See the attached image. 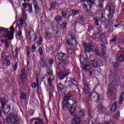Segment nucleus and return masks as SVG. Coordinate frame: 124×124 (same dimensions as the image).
Returning a JSON list of instances; mask_svg holds the SVG:
<instances>
[{
  "instance_id": "1",
  "label": "nucleus",
  "mask_w": 124,
  "mask_h": 124,
  "mask_svg": "<svg viewBox=\"0 0 124 124\" xmlns=\"http://www.w3.org/2000/svg\"><path fill=\"white\" fill-rule=\"evenodd\" d=\"M10 31L4 28H0V32L2 31L3 32V37H6L7 40H12L14 38V32H15V29H14V27L12 26L10 27Z\"/></svg>"
},
{
  "instance_id": "2",
  "label": "nucleus",
  "mask_w": 124,
  "mask_h": 124,
  "mask_svg": "<svg viewBox=\"0 0 124 124\" xmlns=\"http://www.w3.org/2000/svg\"><path fill=\"white\" fill-rule=\"evenodd\" d=\"M28 36L30 38V41L34 40V44H37V46H40L42 44V38L38 35H34V32L30 31Z\"/></svg>"
},
{
  "instance_id": "3",
  "label": "nucleus",
  "mask_w": 124,
  "mask_h": 124,
  "mask_svg": "<svg viewBox=\"0 0 124 124\" xmlns=\"http://www.w3.org/2000/svg\"><path fill=\"white\" fill-rule=\"evenodd\" d=\"M10 117L4 119L6 124H20V120L18 119L17 114L12 113L10 115Z\"/></svg>"
},
{
  "instance_id": "4",
  "label": "nucleus",
  "mask_w": 124,
  "mask_h": 124,
  "mask_svg": "<svg viewBox=\"0 0 124 124\" xmlns=\"http://www.w3.org/2000/svg\"><path fill=\"white\" fill-rule=\"evenodd\" d=\"M81 1H84V5L85 8H88V7H89V9H86V12L87 13H91V10H93L94 7H95V3L93 1V0H80Z\"/></svg>"
},
{
  "instance_id": "5",
  "label": "nucleus",
  "mask_w": 124,
  "mask_h": 124,
  "mask_svg": "<svg viewBox=\"0 0 124 124\" xmlns=\"http://www.w3.org/2000/svg\"><path fill=\"white\" fill-rule=\"evenodd\" d=\"M114 71L112 73V76H114L115 80L116 81H120V77L118 74L119 73H121L122 71L120 69V67H119V63L118 62H116L114 64Z\"/></svg>"
},
{
  "instance_id": "6",
  "label": "nucleus",
  "mask_w": 124,
  "mask_h": 124,
  "mask_svg": "<svg viewBox=\"0 0 124 124\" xmlns=\"http://www.w3.org/2000/svg\"><path fill=\"white\" fill-rule=\"evenodd\" d=\"M106 9H107L109 12L108 15V20H111L112 17H113L114 14H115V10H116L115 6L112 3L108 4V5L106 6Z\"/></svg>"
},
{
  "instance_id": "7",
  "label": "nucleus",
  "mask_w": 124,
  "mask_h": 124,
  "mask_svg": "<svg viewBox=\"0 0 124 124\" xmlns=\"http://www.w3.org/2000/svg\"><path fill=\"white\" fill-rule=\"evenodd\" d=\"M65 88H67L68 90H70L72 88L71 85L77 86L78 85L77 80L74 78H67L64 82Z\"/></svg>"
},
{
  "instance_id": "8",
  "label": "nucleus",
  "mask_w": 124,
  "mask_h": 124,
  "mask_svg": "<svg viewBox=\"0 0 124 124\" xmlns=\"http://www.w3.org/2000/svg\"><path fill=\"white\" fill-rule=\"evenodd\" d=\"M71 98V94L70 93H68L64 97V99L62 103V108H66L67 106L70 105V103H69V100Z\"/></svg>"
},
{
  "instance_id": "9",
  "label": "nucleus",
  "mask_w": 124,
  "mask_h": 124,
  "mask_svg": "<svg viewBox=\"0 0 124 124\" xmlns=\"http://www.w3.org/2000/svg\"><path fill=\"white\" fill-rule=\"evenodd\" d=\"M7 103V102L5 101V99H1V109L2 111H4V114H7V113H8L9 111H10V108H11L10 106L9 105L4 108V106L6 105Z\"/></svg>"
},
{
  "instance_id": "10",
  "label": "nucleus",
  "mask_w": 124,
  "mask_h": 124,
  "mask_svg": "<svg viewBox=\"0 0 124 124\" xmlns=\"http://www.w3.org/2000/svg\"><path fill=\"white\" fill-rule=\"evenodd\" d=\"M90 99L92 102H98L100 99V96L95 92H93L90 94Z\"/></svg>"
},
{
  "instance_id": "11",
  "label": "nucleus",
  "mask_w": 124,
  "mask_h": 124,
  "mask_svg": "<svg viewBox=\"0 0 124 124\" xmlns=\"http://www.w3.org/2000/svg\"><path fill=\"white\" fill-rule=\"evenodd\" d=\"M71 74V73H70L69 71H65V72H57V75L59 76V78L61 80H62V79H64L65 78V76H69Z\"/></svg>"
},
{
  "instance_id": "12",
  "label": "nucleus",
  "mask_w": 124,
  "mask_h": 124,
  "mask_svg": "<svg viewBox=\"0 0 124 124\" xmlns=\"http://www.w3.org/2000/svg\"><path fill=\"white\" fill-rule=\"evenodd\" d=\"M123 54H124V48L120 50L119 53H117V58L120 62H124V55Z\"/></svg>"
},
{
  "instance_id": "13",
  "label": "nucleus",
  "mask_w": 124,
  "mask_h": 124,
  "mask_svg": "<svg viewBox=\"0 0 124 124\" xmlns=\"http://www.w3.org/2000/svg\"><path fill=\"white\" fill-rule=\"evenodd\" d=\"M82 70L84 71H88L90 76H93V70L91 69V66L90 64H86L82 68Z\"/></svg>"
},
{
  "instance_id": "14",
  "label": "nucleus",
  "mask_w": 124,
  "mask_h": 124,
  "mask_svg": "<svg viewBox=\"0 0 124 124\" xmlns=\"http://www.w3.org/2000/svg\"><path fill=\"white\" fill-rule=\"evenodd\" d=\"M57 71L58 72H64L63 71H65V67L63 66V63L62 62L59 63L57 67Z\"/></svg>"
},
{
  "instance_id": "15",
  "label": "nucleus",
  "mask_w": 124,
  "mask_h": 124,
  "mask_svg": "<svg viewBox=\"0 0 124 124\" xmlns=\"http://www.w3.org/2000/svg\"><path fill=\"white\" fill-rule=\"evenodd\" d=\"M67 43L70 46H71V45H77V42L76 41V40H75V39H74L72 36H71L70 39L67 40Z\"/></svg>"
},
{
  "instance_id": "16",
  "label": "nucleus",
  "mask_w": 124,
  "mask_h": 124,
  "mask_svg": "<svg viewBox=\"0 0 124 124\" xmlns=\"http://www.w3.org/2000/svg\"><path fill=\"white\" fill-rule=\"evenodd\" d=\"M80 63L82 64V68L83 69V67H84L86 64H89V62H88V59L85 58V57L83 56H81L80 58Z\"/></svg>"
},
{
  "instance_id": "17",
  "label": "nucleus",
  "mask_w": 124,
  "mask_h": 124,
  "mask_svg": "<svg viewBox=\"0 0 124 124\" xmlns=\"http://www.w3.org/2000/svg\"><path fill=\"white\" fill-rule=\"evenodd\" d=\"M93 48H94V47H93V45L89 44L85 46V51L87 52V53H91V52H93Z\"/></svg>"
},
{
  "instance_id": "18",
  "label": "nucleus",
  "mask_w": 124,
  "mask_h": 124,
  "mask_svg": "<svg viewBox=\"0 0 124 124\" xmlns=\"http://www.w3.org/2000/svg\"><path fill=\"white\" fill-rule=\"evenodd\" d=\"M67 58V55L62 53H60L58 54V59L60 61H66Z\"/></svg>"
},
{
  "instance_id": "19",
  "label": "nucleus",
  "mask_w": 124,
  "mask_h": 124,
  "mask_svg": "<svg viewBox=\"0 0 124 124\" xmlns=\"http://www.w3.org/2000/svg\"><path fill=\"white\" fill-rule=\"evenodd\" d=\"M67 110L70 111L72 116H76L75 113H76V108L75 107H70L67 108Z\"/></svg>"
},
{
  "instance_id": "20",
  "label": "nucleus",
  "mask_w": 124,
  "mask_h": 124,
  "mask_svg": "<svg viewBox=\"0 0 124 124\" xmlns=\"http://www.w3.org/2000/svg\"><path fill=\"white\" fill-rule=\"evenodd\" d=\"M100 62L99 61H97L96 62L93 60H92L90 61V63L92 67H98V66H100V64L99 63Z\"/></svg>"
},
{
  "instance_id": "21",
  "label": "nucleus",
  "mask_w": 124,
  "mask_h": 124,
  "mask_svg": "<svg viewBox=\"0 0 124 124\" xmlns=\"http://www.w3.org/2000/svg\"><path fill=\"white\" fill-rule=\"evenodd\" d=\"M81 123V119L80 117L78 116H75L72 120V124H80Z\"/></svg>"
},
{
  "instance_id": "22",
  "label": "nucleus",
  "mask_w": 124,
  "mask_h": 124,
  "mask_svg": "<svg viewBox=\"0 0 124 124\" xmlns=\"http://www.w3.org/2000/svg\"><path fill=\"white\" fill-rule=\"evenodd\" d=\"M23 76H26V70H25V69H22L21 70V75L20 77L21 82H22V83H24L25 82V80H26V78H23Z\"/></svg>"
},
{
  "instance_id": "23",
  "label": "nucleus",
  "mask_w": 124,
  "mask_h": 124,
  "mask_svg": "<svg viewBox=\"0 0 124 124\" xmlns=\"http://www.w3.org/2000/svg\"><path fill=\"white\" fill-rule=\"evenodd\" d=\"M113 93V90L111 89V85H109L108 89V93H107V97H110L112 96V94Z\"/></svg>"
},
{
  "instance_id": "24",
  "label": "nucleus",
  "mask_w": 124,
  "mask_h": 124,
  "mask_svg": "<svg viewBox=\"0 0 124 124\" xmlns=\"http://www.w3.org/2000/svg\"><path fill=\"white\" fill-rule=\"evenodd\" d=\"M56 4H57V1H55L54 2H52L50 4V8L48 10L49 11H52V10H53V9H54V8L56 7Z\"/></svg>"
},
{
  "instance_id": "25",
  "label": "nucleus",
  "mask_w": 124,
  "mask_h": 124,
  "mask_svg": "<svg viewBox=\"0 0 124 124\" xmlns=\"http://www.w3.org/2000/svg\"><path fill=\"white\" fill-rule=\"evenodd\" d=\"M34 7L35 9V11L36 14H38V13L39 12V6H38V4H37V3L36 2H35L34 3Z\"/></svg>"
},
{
  "instance_id": "26",
  "label": "nucleus",
  "mask_w": 124,
  "mask_h": 124,
  "mask_svg": "<svg viewBox=\"0 0 124 124\" xmlns=\"http://www.w3.org/2000/svg\"><path fill=\"white\" fill-rule=\"evenodd\" d=\"M119 37V36L115 35L112 39L110 40V44H116V42L117 41V39Z\"/></svg>"
},
{
  "instance_id": "27",
  "label": "nucleus",
  "mask_w": 124,
  "mask_h": 124,
  "mask_svg": "<svg viewBox=\"0 0 124 124\" xmlns=\"http://www.w3.org/2000/svg\"><path fill=\"white\" fill-rule=\"evenodd\" d=\"M124 93L122 92L119 97V104H122V103H123V102L124 101Z\"/></svg>"
},
{
  "instance_id": "28",
  "label": "nucleus",
  "mask_w": 124,
  "mask_h": 124,
  "mask_svg": "<svg viewBox=\"0 0 124 124\" xmlns=\"http://www.w3.org/2000/svg\"><path fill=\"white\" fill-rule=\"evenodd\" d=\"M100 20V18L99 17H94L93 18V21L95 25L97 26H99V20Z\"/></svg>"
},
{
  "instance_id": "29",
  "label": "nucleus",
  "mask_w": 124,
  "mask_h": 124,
  "mask_svg": "<svg viewBox=\"0 0 124 124\" xmlns=\"http://www.w3.org/2000/svg\"><path fill=\"white\" fill-rule=\"evenodd\" d=\"M42 62H41V65L42 67H48V64L44 59H41Z\"/></svg>"
},
{
  "instance_id": "30",
  "label": "nucleus",
  "mask_w": 124,
  "mask_h": 124,
  "mask_svg": "<svg viewBox=\"0 0 124 124\" xmlns=\"http://www.w3.org/2000/svg\"><path fill=\"white\" fill-rule=\"evenodd\" d=\"M117 107V103H116V102H115L112 105L111 108H110V111H112V112H114V111H116Z\"/></svg>"
},
{
  "instance_id": "31",
  "label": "nucleus",
  "mask_w": 124,
  "mask_h": 124,
  "mask_svg": "<svg viewBox=\"0 0 124 124\" xmlns=\"http://www.w3.org/2000/svg\"><path fill=\"white\" fill-rule=\"evenodd\" d=\"M99 56L101 57H103L105 60H107V55L105 53V52L102 51L100 52Z\"/></svg>"
},
{
  "instance_id": "32",
  "label": "nucleus",
  "mask_w": 124,
  "mask_h": 124,
  "mask_svg": "<svg viewBox=\"0 0 124 124\" xmlns=\"http://www.w3.org/2000/svg\"><path fill=\"white\" fill-rule=\"evenodd\" d=\"M85 113H86V112L84 110H81L77 112V114L79 117H83V116H85Z\"/></svg>"
},
{
  "instance_id": "33",
  "label": "nucleus",
  "mask_w": 124,
  "mask_h": 124,
  "mask_svg": "<svg viewBox=\"0 0 124 124\" xmlns=\"http://www.w3.org/2000/svg\"><path fill=\"white\" fill-rule=\"evenodd\" d=\"M99 39L102 42L104 41V40H105V34L102 33V34H100L99 36Z\"/></svg>"
},
{
  "instance_id": "34",
  "label": "nucleus",
  "mask_w": 124,
  "mask_h": 124,
  "mask_svg": "<svg viewBox=\"0 0 124 124\" xmlns=\"http://www.w3.org/2000/svg\"><path fill=\"white\" fill-rule=\"evenodd\" d=\"M66 26H67V23L66 22H63L62 24L61 25V28L62 29V30H64L66 29Z\"/></svg>"
},
{
  "instance_id": "35",
  "label": "nucleus",
  "mask_w": 124,
  "mask_h": 124,
  "mask_svg": "<svg viewBox=\"0 0 124 124\" xmlns=\"http://www.w3.org/2000/svg\"><path fill=\"white\" fill-rule=\"evenodd\" d=\"M20 99H27V94L26 93H22L20 94Z\"/></svg>"
},
{
  "instance_id": "36",
  "label": "nucleus",
  "mask_w": 124,
  "mask_h": 124,
  "mask_svg": "<svg viewBox=\"0 0 124 124\" xmlns=\"http://www.w3.org/2000/svg\"><path fill=\"white\" fill-rule=\"evenodd\" d=\"M17 26H21V27H23V25H24V19H19L17 21Z\"/></svg>"
},
{
  "instance_id": "37",
  "label": "nucleus",
  "mask_w": 124,
  "mask_h": 124,
  "mask_svg": "<svg viewBox=\"0 0 124 124\" xmlns=\"http://www.w3.org/2000/svg\"><path fill=\"white\" fill-rule=\"evenodd\" d=\"M101 22H105L106 21V17H105V13H102V17L100 19Z\"/></svg>"
},
{
  "instance_id": "38",
  "label": "nucleus",
  "mask_w": 124,
  "mask_h": 124,
  "mask_svg": "<svg viewBox=\"0 0 124 124\" xmlns=\"http://www.w3.org/2000/svg\"><path fill=\"white\" fill-rule=\"evenodd\" d=\"M56 22H59V21H62V16H56L54 18Z\"/></svg>"
},
{
  "instance_id": "39",
  "label": "nucleus",
  "mask_w": 124,
  "mask_h": 124,
  "mask_svg": "<svg viewBox=\"0 0 124 124\" xmlns=\"http://www.w3.org/2000/svg\"><path fill=\"white\" fill-rule=\"evenodd\" d=\"M58 90H60L61 91H62V90H63L64 89V86H63V85H62V83H59L57 85Z\"/></svg>"
},
{
  "instance_id": "40",
  "label": "nucleus",
  "mask_w": 124,
  "mask_h": 124,
  "mask_svg": "<svg viewBox=\"0 0 124 124\" xmlns=\"http://www.w3.org/2000/svg\"><path fill=\"white\" fill-rule=\"evenodd\" d=\"M72 13L74 16H75L76 15H78L79 14V11L75 10V9H72Z\"/></svg>"
},
{
  "instance_id": "41",
  "label": "nucleus",
  "mask_w": 124,
  "mask_h": 124,
  "mask_svg": "<svg viewBox=\"0 0 124 124\" xmlns=\"http://www.w3.org/2000/svg\"><path fill=\"white\" fill-rule=\"evenodd\" d=\"M103 44H101V50L102 51H106V46L104 45V42H102Z\"/></svg>"
},
{
  "instance_id": "42",
  "label": "nucleus",
  "mask_w": 124,
  "mask_h": 124,
  "mask_svg": "<svg viewBox=\"0 0 124 124\" xmlns=\"http://www.w3.org/2000/svg\"><path fill=\"white\" fill-rule=\"evenodd\" d=\"M52 87L53 86V83H52V79L51 78H48V87Z\"/></svg>"
},
{
  "instance_id": "43",
  "label": "nucleus",
  "mask_w": 124,
  "mask_h": 124,
  "mask_svg": "<svg viewBox=\"0 0 124 124\" xmlns=\"http://www.w3.org/2000/svg\"><path fill=\"white\" fill-rule=\"evenodd\" d=\"M74 50L73 48H72V47H70L67 51V53L68 54H69V55H72V54H73V52H74Z\"/></svg>"
},
{
  "instance_id": "44",
  "label": "nucleus",
  "mask_w": 124,
  "mask_h": 124,
  "mask_svg": "<svg viewBox=\"0 0 124 124\" xmlns=\"http://www.w3.org/2000/svg\"><path fill=\"white\" fill-rule=\"evenodd\" d=\"M61 15L63 17V18H64V19H66L67 14H66L65 12L63 11L61 12Z\"/></svg>"
},
{
  "instance_id": "45",
  "label": "nucleus",
  "mask_w": 124,
  "mask_h": 124,
  "mask_svg": "<svg viewBox=\"0 0 124 124\" xmlns=\"http://www.w3.org/2000/svg\"><path fill=\"white\" fill-rule=\"evenodd\" d=\"M43 120L40 119L37 121L35 122V124H44Z\"/></svg>"
},
{
  "instance_id": "46",
  "label": "nucleus",
  "mask_w": 124,
  "mask_h": 124,
  "mask_svg": "<svg viewBox=\"0 0 124 124\" xmlns=\"http://www.w3.org/2000/svg\"><path fill=\"white\" fill-rule=\"evenodd\" d=\"M38 51L40 56H43V50H42V47H39Z\"/></svg>"
},
{
  "instance_id": "47",
  "label": "nucleus",
  "mask_w": 124,
  "mask_h": 124,
  "mask_svg": "<svg viewBox=\"0 0 124 124\" xmlns=\"http://www.w3.org/2000/svg\"><path fill=\"white\" fill-rule=\"evenodd\" d=\"M120 116V113L119 111H118L114 115V119H116V120L117 119H119Z\"/></svg>"
},
{
  "instance_id": "48",
  "label": "nucleus",
  "mask_w": 124,
  "mask_h": 124,
  "mask_svg": "<svg viewBox=\"0 0 124 124\" xmlns=\"http://www.w3.org/2000/svg\"><path fill=\"white\" fill-rule=\"evenodd\" d=\"M4 43L6 44L5 45V48L6 49H8L10 47V45H9V43L7 42V41H5L4 42Z\"/></svg>"
},
{
  "instance_id": "49",
  "label": "nucleus",
  "mask_w": 124,
  "mask_h": 124,
  "mask_svg": "<svg viewBox=\"0 0 124 124\" xmlns=\"http://www.w3.org/2000/svg\"><path fill=\"white\" fill-rule=\"evenodd\" d=\"M97 108L98 109H99L100 111H101V110H103V106L101 104H99L98 106H97Z\"/></svg>"
},
{
  "instance_id": "50",
  "label": "nucleus",
  "mask_w": 124,
  "mask_h": 124,
  "mask_svg": "<svg viewBox=\"0 0 124 124\" xmlns=\"http://www.w3.org/2000/svg\"><path fill=\"white\" fill-rule=\"evenodd\" d=\"M22 6L24 8H27V7H29L30 6V4H29L28 3H22Z\"/></svg>"
},
{
  "instance_id": "51",
  "label": "nucleus",
  "mask_w": 124,
  "mask_h": 124,
  "mask_svg": "<svg viewBox=\"0 0 124 124\" xmlns=\"http://www.w3.org/2000/svg\"><path fill=\"white\" fill-rule=\"evenodd\" d=\"M29 11L30 13H32V5L31 4H30L29 6Z\"/></svg>"
},
{
  "instance_id": "52",
  "label": "nucleus",
  "mask_w": 124,
  "mask_h": 124,
  "mask_svg": "<svg viewBox=\"0 0 124 124\" xmlns=\"http://www.w3.org/2000/svg\"><path fill=\"white\" fill-rule=\"evenodd\" d=\"M84 92L85 93H90V89H89V87H87V88H84L83 89Z\"/></svg>"
},
{
  "instance_id": "53",
  "label": "nucleus",
  "mask_w": 124,
  "mask_h": 124,
  "mask_svg": "<svg viewBox=\"0 0 124 124\" xmlns=\"http://www.w3.org/2000/svg\"><path fill=\"white\" fill-rule=\"evenodd\" d=\"M17 65H18V63L16 62L15 65L13 66L14 70H13V72L16 71V69H17V67H18V66H17Z\"/></svg>"
},
{
  "instance_id": "54",
  "label": "nucleus",
  "mask_w": 124,
  "mask_h": 124,
  "mask_svg": "<svg viewBox=\"0 0 124 124\" xmlns=\"http://www.w3.org/2000/svg\"><path fill=\"white\" fill-rule=\"evenodd\" d=\"M83 86L84 87V89H88V88H89V84H88L87 82H84L83 83Z\"/></svg>"
},
{
  "instance_id": "55",
  "label": "nucleus",
  "mask_w": 124,
  "mask_h": 124,
  "mask_svg": "<svg viewBox=\"0 0 124 124\" xmlns=\"http://www.w3.org/2000/svg\"><path fill=\"white\" fill-rule=\"evenodd\" d=\"M36 86H37L38 88H39V84L37 83L36 84V83H32L31 84V87L32 88H36Z\"/></svg>"
},
{
  "instance_id": "56",
  "label": "nucleus",
  "mask_w": 124,
  "mask_h": 124,
  "mask_svg": "<svg viewBox=\"0 0 124 124\" xmlns=\"http://www.w3.org/2000/svg\"><path fill=\"white\" fill-rule=\"evenodd\" d=\"M31 51L33 53V52H35V50H36V48L35 47V45H32L31 47Z\"/></svg>"
},
{
  "instance_id": "57",
  "label": "nucleus",
  "mask_w": 124,
  "mask_h": 124,
  "mask_svg": "<svg viewBox=\"0 0 124 124\" xmlns=\"http://www.w3.org/2000/svg\"><path fill=\"white\" fill-rule=\"evenodd\" d=\"M94 29V27L93 25H90L88 27L89 31H93Z\"/></svg>"
},
{
  "instance_id": "58",
  "label": "nucleus",
  "mask_w": 124,
  "mask_h": 124,
  "mask_svg": "<svg viewBox=\"0 0 124 124\" xmlns=\"http://www.w3.org/2000/svg\"><path fill=\"white\" fill-rule=\"evenodd\" d=\"M99 35L100 34L99 33H95L94 35H93V37H95V38H99Z\"/></svg>"
},
{
  "instance_id": "59",
  "label": "nucleus",
  "mask_w": 124,
  "mask_h": 124,
  "mask_svg": "<svg viewBox=\"0 0 124 124\" xmlns=\"http://www.w3.org/2000/svg\"><path fill=\"white\" fill-rule=\"evenodd\" d=\"M95 53L96 56H99V55L100 54V51H99V50L98 49H95Z\"/></svg>"
},
{
  "instance_id": "60",
  "label": "nucleus",
  "mask_w": 124,
  "mask_h": 124,
  "mask_svg": "<svg viewBox=\"0 0 124 124\" xmlns=\"http://www.w3.org/2000/svg\"><path fill=\"white\" fill-rule=\"evenodd\" d=\"M48 63L50 65H51L52 63H54V59H50L48 60Z\"/></svg>"
},
{
  "instance_id": "61",
  "label": "nucleus",
  "mask_w": 124,
  "mask_h": 124,
  "mask_svg": "<svg viewBox=\"0 0 124 124\" xmlns=\"http://www.w3.org/2000/svg\"><path fill=\"white\" fill-rule=\"evenodd\" d=\"M84 19L85 18L83 17V16H80L79 19H78V20L80 21V22H84Z\"/></svg>"
},
{
  "instance_id": "62",
  "label": "nucleus",
  "mask_w": 124,
  "mask_h": 124,
  "mask_svg": "<svg viewBox=\"0 0 124 124\" xmlns=\"http://www.w3.org/2000/svg\"><path fill=\"white\" fill-rule=\"evenodd\" d=\"M56 31H55V33H56V34H58V33H59L60 31L59 30V28H58V26H56Z\"/></svg>"
},
{
  "instance_id": "63",
  "label": "nucleus",
  "mask_w": 124,
  "mask_h": 124,
  "mask_svg": "<svg viewBox=\"0 0 124 124\" xmlns=\"http://www.w3.org/2000/svg\"><path fill=\"white\" fill-rule=\"evenodd\" d=\"M22 35V31H19L17 32V36H21Z\"/></svg>"
},
{
  "instance_id": "64",
  "label": "nucleus",
  "mask_w": 124,
  "mask_h": 124,
  "mask_svg": "<svg viewBox=\"0 0 124 124\" xmlns=\"http://www.w3.org/2000/svg\"><path fill=\"white\" fill-rule=\"evenodd\" d=\"M114 27L117 29H120V28H121V25L118 24V25H115Z\"/></svg>"
}]
</instances>
